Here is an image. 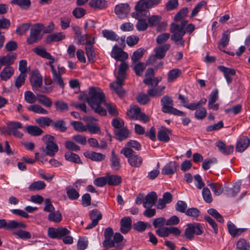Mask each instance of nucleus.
I'll use <instances>...</instances> for the list:
<instances>
[{
    "mask_svg": "<svg viewBox=\"0 0 250 250\" xmlns=\"http://www.w3.org/2000/svg\"><path fill=\"white\" fill-rule=\"evenodd\" d=\"M111 56L116 61L123 62L128 57V54L124 52L123 49L115 45L113 47L111 53Z\"/></svg>",
    "mask_w": 250,
    "mask_h": 250,
    "instance_id": "13",
    "label": "nucleus"
},
{
    "mask_svg": "<svg viewBox=\"0 0 250 250\" xmlns=\"http://www.w3.org/2000/svg\"><path fill=\"white\" fill-rule=\"evenodd\" d=\"M24 100L28 104H32L37 101V96L30 91H26L24 94Z\"/></svg>",
    "mask_w": 250,
    "mask_h": 250,
    "instance_id": "55",
    "label": "nucleus"
},
{
    "mask_svg": "<svg viewBox=\"0 0 250 250\" xmlns=\"http://www.w3.org/2000/svg\"><path fill=\"white\" fill-rule=\"evenodd\" d=\"M143 158L135 153L129 159H128L129 164L132 167H140L143 163Z\"/></svg>",
    "mask_w": 250,
    "mask_h": 250,
    "instance_id": "39",
    "label": "nucleus"
},
{
    "mask_svg": "<svg viewBox=\"0 0 250 250\" xmlns=\"http://www.w3.org/2000/svg\"><path fill=\"white\" fill-rule=\"evenodd\" d=\"M26 227V225L22 222L10 220L7 223L5 219H0V229L4 228L11 230L15 229H25Z\"/></svg>",
    "mask_w": 250,
    "mask_h": 250,
    "instance_id": "10",
    "label": "nucleus"
},
{
    "mask_svg": "<svg viewBox=\"0 0 250 250\" xmlns=\"http://www.w3.org/2000/svg\"><path fill=\"white\" fill-rule=\"evenodd\" d=\"M172 201V195L169 192H165L163 198H159L156 207L158 209H163L166 207L167 204L170 203Z\"/></svg>",
    "mask_w": 250,
    "mask_h": 250,
    "instance_id": "15",
    "label": "nucleus"
},
{
    "mask_svg": "<svg viewBox=\"0 0 250 250\" xmlns=\"http://www.w3.org/2000/svg\"><path fill=\"white\" fill-rule=\"evenodd\" d=\"M135 12L132 13L131 16L136 19H138L141 17H147L149 15L148 10L151 8L147 0H140L135 6Z\"/></svg>",
    "mask_w": 250,
    "mask_h": 250,
    "instance_id": "5",
    "label": "nucleus"
},
{
    "mask_svg": "<svg viewBox=\"0 0 250 250\" xmlns=\"http://www.w3.org/2000/svg\"><path fill=\"white\" fill-rule=\"evenodd\" d=\"M51 68V70L52 73L53 81L54 83H56L61 87L63 88L65 84L62 78H60L57 74V71L55 68L53 64H48Z\"/></svg>",
    "mask_w": 250,
    "mask_h": 250,
    "instance_id": "29",
    "label": "nucleus"
},
{
    "mask_svg": "<svg viewBox=\"0 0 250 250\" xmlns=\"http://www.w3.org/2000/svg\"><path fill=\"white\" fill-rule=\"evenodd\" d=\"M124 81L120 80H116L115 82L110 84L111 88L114 89L117 94L120 97H123L125 94V91L123 88L122 85L124 84Z\"/></svg>",
    "mask_w": 250,
    "mask_h": 250,
    "instance_id": "23",
    "label": "nucleus"
},
{
    "mask_svg": "<svg viewBox=\"0 0 250 250\" xmlns=\"http://www.w3.org/2000/svg\"><path fill=\"white\" fill-rule=\"evenodd\" d=\"M79 43L87 46L88 44H94V38H92L90 35L85 34L79 39Z\"/></svg>",
    "mask_w": 250,
    "mask_h": 250,
    "instance_id": "54",
    "label": "nucleus"
},
{
    "mask_svg": "<svg viewBox=\"0 0 250 250\" xmlns=\"http://www.w3.org/2000/svg\"><path fill=\"white\" fill-rule=\"evenodd\" d=\"M56 109L61 112H64L68 110L67 104L62 101H57L55 103Z\"/></svg>",
    "mask_w": 250,
    "mask_h": 250,
    "instance_id": "64",
    "label": "nucleus"
},
{
    "mask_svg": "<svg viewBox=\"0 0 250 250\" xmlns=\"http://www.w3.org/2000/svg\"><path fill=\"white\" fill-rule=\"evenodd\" d=\"M65 36L62 32L55 33L48 35L45 39L47 44H51L53 42H57L65 39Z\"/></svg>",
    "mask_w": 250,
    "mask_h": 250,
    "instance_id": "24",
    "label": "nucleus"
},
{
    "mask_svg": "<svg viewBox=\"0 0 250 250\" xmlns=\"http://www.w3.org/2000/svg\"><path fill=\"white\" fill-rule=\"evenodd\" d=\"M218 69L223 73L224 76L228 84L232 82V78L231 76H234L236 74V71L234 69L230 68L223 65L218 66Z\"/></svg>",
    "mask_w": 250,
    "mask_h": 250,
    "instance_id": "16",
    "label": "nucleus"
},
{
    "mask_svg": "<svg viewBox=\"0 0 250 250\" xmlns=\"http://www.w3.org/2000/svg\"><path fill=\"white\" fill-rule=\"evenodd\" d=\"M227 227L229 234L233 237L241 235L246 230L245 229L237 228L235 225L230 221L228 222Z\"/></svg>",
    "mask_w": 250,
    "mask_h": 250,
    "instance_id": "27",
    "label": "nucleus"
},
{
    "mask_svg": "<svg viewBox=\"0 0 250 250\" xmlns=\"http://www.w3.org/2000/svg\"><path fill=\"white\" fill-rule=\"evenodd\" d=\"M30 82L34 89L40 87L42 84V77L36 74L32 75L30 79Z\"/></svg>",
    "mask_w": 250,
    "mask_h": 250,
    "instance_id": "40",
    "label": "nucleus"
},
{
    "mask_svg": "<svg viewBox=\"0 0 250 250\" xmlns=\"http://www.w3.org/2000/svg\"><path fill=\"white\" fill-rule=\"evenodd\" d=\"M62 217L59 211H52L48 216V220L49 221L55 223H59L62 221Z\"/></svg>",
    "mask_w": 250,
    "mask_h": 250,
    "instance_id": "45",
    "label": "nucleus"
},
{
    "mask_svg": "<svg viewBox=\"0 0 250 250\" xmlns=\"http://www.w3.org/2000/svg\"><path fill=\"white\" fill-rule=\"evenodd\" d=\"M219 151L224 155H228L232 153L234 150V146L232 145L227 146L226 144L221 141H217L215 143Z\"/></svg>",
    "mask_w": 250,
    "mask_h": 250,
    "instance_id": "19",
    "label": "nucleus"
},
{
    "mask_svg": "<svg viewBox=\"0 0 250 250\" xmlns=\"http://www.w3.org/2000/svg\"><path fill=\"white\" fill-rule=\"evenodd\" d=\"M34 52L38 55L49 60V61L48 63H46V64H53L55 61V58L44 48L36 47L34 49Z\"/></svg>",
    "mask_w": 250,
    "mask_h": 250,
    "instance_id": "20",
    "label": "nucleus"
},
{
    "mask_svg": "<svg viewBox=\"0 0 250 250\" xmlns=\"http://www.w3.org/2000/svg\"><path fill=\"white\" fill-rule=\"evenodd\" d=\"M162 18L161 16L152 15L148 18L147 23L150 27L157 26L161 21Z\"/></svg>",
    "mask_w": 250,
    "mask_h": 250,
    "instance_id": "56",
    "label": "nucleus"
},
{
    "mask_svg": "<svg viewBox=\"0 0 250 250\" xmlns=\"http://www.w3.org/2000/svg\"><path fill=\"white\" fill-rule=\"evenodd\" d=\"M42 27L43 25L37 23L31 28L30 35L27 39V42L29 44L37 42L41 39L42 37L40 36V33Z\"/></svg>",
    "mask_w": 250,
    "mask_h": 250,
    "instance_id": "8",
    "label": "nucleus"
},
{
    "mask_svg": "<svg viewBox=\"0 0 250 250\" xmlns=\"http://www.w3.org/2000/svg\"><path fill=\"white\" fill-rule=\"evenodd\" d=\"M141 112V108L137 105H132L127 112V115L131 120H137L138 117Z\"/></svg>",
    "mask_w": 250,
    "mask_h": 250,
    "instance_id": "31",
    "label": "nucleus"
},
{
    "mask_svg": "<svg viewBox=\"0 0 250 250\" xmlns=\"http://www.w3.org/2000/svg\"><path fill=\"white\" fill-rule=\"evenodd\" d=\"M171 130L165 127H163L159 130L158 132V139L162 142H168L170 140L168 135L171 134Z\"/></svg>",
    "mask_w": 250,
    "mask_h": 250,
    "instance_id": "26",
    "label": "nucleus"
},
{
    "mask_svg": "<svg viewBox=\"0 0 250 250\" xmlns=\"http://www.w3.org/2000/svg\"><path fill=\"white\" fill-rule=\"evenodd\" d=\"M27 109L29 111H31L38 114L46 115L48 113V112L46 109L43 108L42 106L36 104H32L28 106L27 107Z\"/></svg>",
    "mask_w": 250,
    "mask_h": 250,
    "instance_id": "43",
    "label": "nucleus"
},
{
    "mask_svg": "<svg viewBox=\"0 0 250 250\" xmlns=\"http://www.w3.org/2000/svg\"><path fill=\"white\" fill-rule=\"evenodd\" d=\"M89 4L91 7L98 9H104L107 5L105 0H90Z\"/></svg>",
    "mask_w": 250,
    "mask_h": 250,
    "instance_id": "41",
    "label": "nucleus"
},
{
    "mask_svg": "<svg viewBox=\"0 0 250 250\" xmlns=\"http://www.w3.org/2000/svg\"><path fill=\"white\" fill-rule=\"evenodd\" d=\"M110 162L111 167L112 169L117 170L121 167L120 159L118 157L117 155L115 154V151L114 150L111 152Z\"/></svg>",
    "mask_w": 250,
    "mask_h": 250,
    "instance_id": "37",
    "label": "nucleus"
},
{
    "mask_svg": "<svg viewBox=\"0 0 250 250\" xmlns=\"http://www.w3.org/2000/svg\"><path fill=\"white\" fill-rule=\"evenodd\" d=\"M138 22L136 24V28L139 31H143L146 30L148 24L146 23V20L141 19L140 18L137 19Z\"/></svg>",
    "mask_w": 250,
    "mask_h": 250,
    "instance_id": "63",
    "label": "nucleus"
},
{
    "mask_svg": "<svg viewBox=\"0 0 250 250\" xmlns=\"http://www.w3.org/2000/svg\"><path fill=\"white\" fill-rule=\"evenodd\" d=\"M182 71L179 69H173L169 71L167 74V81L171 82L176 79L181 74Z\"/></svg>",
    "mask_w": 250,
    "mask_h": 250,
    "instance_id": "52",
    "label": "nucleus"
},
{
    "mask_svg": "<svg viewBox=\"0 0 250 250\" xmlns=\"http://www.w3.org/2000/svg\"><path fill=\"white\" fill-rule=\"evenodd\" d=\"M250 245L245 239L241 238L236 243V250H250Z\"/></svg>",
    "mask_w": 250,
    "mask_h": 250,
    "instance_id": "53",
    "label": "nucleus"
},
{
    "mask_svg": "<svg viewBox=\"0 0 250 250\" xmlns=\"http://www.w3.org/2000/svg\"><path fill=\"white\" fill-rule=\"evenodd\" d=\"M157 195L154 191H151L148 193L143 202V207L145 208H151L153 206L157 200Z\"/></svg>",
    "mask_w": 250,
    "mask_h": 250,
    "instance_id": "17",
    "label": "nucleus"
},
{
    "mask_svg": "<svg viewBox=\"0 0 250 250\" xmlns=\"http://www.w3.org/2000/svg\"><path fill=\"white\" fill-rule=\"evenodd\" d=\"M46 185L43 181H38L32 183L28 187L30 191H38L45 188Z\"/></svg>",
    "mask_w": 250,
    "mask_h": 250,
    "instance_id": "48",
    "label": "nucleus"
},
{
    "mask_svg": "<svg viewBox=\"0 0 250 250\" xmlns=\"http://www.w3.org/2000/svg\"><path fill=\"white\" fill-rule=\"evenodd\" d=\"M155 75L153 68H149L146 70L145 74L146 78L143 80V83L146 85L153 86L152 78Z\"/></svg>",
    "mask_w": 250,
    "mask_h": 250,
    "instance_id": "42",
    "label": "nucleus"
},
{
    "mask_svg": "<svg viewBox=\"0 0 250 250\" xmlns=\"http://www.w3.org/2000/svg\"><path fill=\"white\" fill-rule=\"evenodd\" d=\"M202 196L204 201L210 203L212 201V195L210 190L207 187L204 188L202 190Z\"/></svg>",
    "mask_w": 250,
    "mask_h": 250,
    "instance_id": "61",
    "label": "nucleus"
},
{
    "mask_svg": "<svg viewBox=\"0 0 250 250\" xmlns=\"http://www.w3.org/2000/svg\"><path fill=\"white\" fill-rule=\"evenodd\" d=\"M170 44L166 43L155 47L154 49L155 55L159 60L163 59L166 56L167 52L169 49Z\"/></svg>",
    "mask_w": 250,
    "mask_h": 250,
    "instance_id": "18",
    "label": "nucleus"
},
{
    "mask_svg": "<svg viewBox=\"0 0 250 250\" xmlns=\"http://www.w3.org/2000/svg\"><path fill=\"white\" fill-rule=\"evenodd\" d=\"M137 102L141 104L145 105L148 103L150 99L149 96L145 93H140L136 97Z\"/></svg>",
    "mask_w": 250,
    "mask_h": 250,
    "instance_id": "58",
    "label": "nucleus"
},
{
    "mask_svg": "<svg viewBox=\"0 0 250 250\" xmlns=\"http://www.w3.org/2000/svg\"><path fill=\"white\" fill-rule=\"evenodd\" d=\"M208 212L218 222L223 223L224 220L223 216L214 208H209L208 210Z\"/></svg>",
    "mask_w": 250,
    "mask_h": 250,
    "instance_id": "62",
    "label": "nucleus"
},
{
    "mask_svg": "<svg viewBox=\"0 0 250 250\" xmlns=\"http://www.w3.org/2000/svg\"><path fill=\"white\" fill-rule=\"evenodd\" d=\"M37 101L39 103L46 107L50 108L52 105V101L51 99L45 95L38 94Z\"/></svg>",
    "mask_w": 250,
    "mask_h": 250,
    "instance_id": "36",
    "label": "nucleus"
},
{
    "mask_svg": "<svg viewBox=\"0 0 250 250\" xmlns=\"http://www.w3.org/2000/svg\"><path fill=\"white\" fill-rule=\"evenodd\" d=\"M14 69L11 66H7L3 69L0 73V77L1 80L6 81L13 75Z\"/></svg>",
    "mask_w": 250,
    "mask_h": 250,
    "instance_id": "32",
    "label": "nucleus"
},
{
    "mask_svg": "<svg viewBox=\"0 0 250 250\" xmlns=\"http://www.w3.org/2000/svg\"><path fill=\"white\" fill-rule=\"evenodd\" d=\"M85 53L89 62H94L96 60V53L93 44H88L85 46Z\"/></svg>",
    "mask_w": 250,
    "mask_h": 250,
    "instance_id": "38",
    "label": "nucleus"
},
{
    "mask_svg": "<svg viewBox=\"0 0 250 250\" xmlns=\"http://www.w3.org/2000/svg\"><path fill=\"white\" fill-rule=\"evenodd\" d=\"M128 68V64L125 62H122L119 66V70L116 76V80L124 81L125 78L126 71Z\"/></svg>",
    "mask_w": 250,
    "mask_h": 250,
    "instance_id": "34",
    "label": "nucleus"
},
{
    "mask_svg": "<svg viewBox=\"0 0 250 250\" xmlns=\"http://www.w3.org/2000/svg\"><path fill=\"white\" fill-rule=\"evenodd\" d=\"M114 133L116 139L120 141H122L130 137V133L126 127H123L121 129H116L114 131Z\"/></svg>",
    "mask_w": 250,
    "mask_h": 250,
    "instance_id": "22",
    "label": "nucleus"
},
{
    "mask_svg": "<svg viewBox=\"0 0 250 250\" xmlns=\"http://www.w3.org/2000/svg\"><path fill=\"white\" fill-rule=\"evenodd\" d=\"M42 141L45 145V147L41 148V150L45 152V155L52 157L59 150L58 146L55 143V138L51 135L42 136Z\"/></svg>",
    "mask_w": 250,
    "mask_h": 250,
    "instance_id": "4",
    "label": "nucleus"
},
{
    "mask_svg": "<svg viewBox=\"0 0 250 250\" xmlns=\"http://www.w3.org/2000/svg\"><path fill=\"white\" fill-rule=\"evenodd\" d=\"M102 214L97 209H93L89 213V217L92 220V222L89 224L85 229H89L96 227L99 223V221L102 219Z\"/></svg>",
    "mask_w": 250,
    "mask_h": 250,
    "instance_id": "11",
    "label": "nucleus"
},
{
    "mask_svg": "<svg viewBox=\"0 0 250 250\" xmlns=\"http://www.w3.org/2000/svg\"><path fill=\"white\" fill-rule=\"evenodd\" d=\"M132 220L129 217H124L121 221L120 231L124 234L127 233L131 228Z\"/></svg>",
    "mask_w": 250,
    "mask_h": 250,
    "instance_id": "25",
    "label": "nucleus"
},
{
    "mask_svg": "<svg viewBox=\"0 0 250 250\" xmlns=\"http://www.w3.org/2000/svg\"><path fill=\"white\" fill-rule=\"evenodd\" d=\"M6 131L10 135H12L15 137L21 138L23 134L18 130L22 127V124L17 121H10L7 123Z\"/></svg>",
    "mask_w": 250,
    "mask_h": 250,
    "instance_id": "7",
    "label": "nucleus"
},
{
    "mask_svg": "<svg viewBox=\"0 0 250 250\" xmlns=\"http://www.w3.org/2000/svg\"><path fill=\"white\" fill-rule=\"evenodd\" d=\"M188 23V21L184 20L180 24L172 23L170 26V31L172 34L171 40L176 42H179L181 45H184L185 41H183V36L186 33L185 26Z\"/></svg>",
    "mask_w": 250,
    "mask_h": 250,
    "instance_id": "2",
    "label": "nucleus"
},
{
    "mask_svg": "<svg viewBox=\"0 0 250 250\" xmlns=\"http://www.w3.org/2000/svg\"><path fill=\"white\" fill-rule=\"evenodd\" d=\"M193 224H188L187 225V228L185 230V236L188 240H191L194 236L193 231Z\"/></svg>",
    "mask_w": 250,
    "mask_h": 250,
    "instance_id": "60",
    "label": "nucleus"
},
{
    "mask_svg": "<svg viewBox=\"0 0 250 250\" xmlns=\"http://www.w3.org/2000/svg\"><path fill=\"white\" fill-rule=\"evenodd\" d=\"M161 104L162 105V111L164 113L179 116H184L186 115L185 112L173 107V101L172 98L168 95H165L161 99Z\"/></svg>",
    "mask_w": 250,
    "mask_h": 250,
    "instance_id": "3",
    "label": "nucleus"
},
{
    "mask_svg": "<svg viewBox=\"0 0 250 250\" xmlns=\"http://www.w3.org/2000/svg\"><path fill=\"white\" fill-rule=\"evenodd\" d=\"M179 167L175 161H170L162 169L161 173L163 175H172L175 173Z\"/></svg>",
    "mask_w": 250,
    "mask_h": 250,
    "instance_id": "14",
    "label": "nucleus"
},
{
    "mask_svg": "<svg viewBox=\"0 0 250 250\" xmlns=\"http://www.w3.org/2000/svg\"><path fill=\"white\" fill-rule=\"evenodd\" d=\"M230 38V31L228 30L226 31L222 35L220 41L218 45V48L221 51H223V48H225L229 43Z\"/></svg>",
    "mask_w": 250,
    "mask_h": 250,
    "instance_id": "30",
    "label": "nucleus"
},
{
    "mask_svg": "<svg viewBox=\"0 0 250 250\" xmlns=\"http://www.w3.org/2000/svg\"><path fill=\"white\" fill-rule=\"evenodd\" d=\"M107 184L111 186H117L122 182L121 177L117 175L107 176Z\"/></svg>",
    "mask_w": 250,
    "mask_h": 250,
    "instance_id": "51",
    "label": "nucleus"
},
{
    "mask_svg": "<svg viewBox=\"0 0 250 250\" xmlns=\"http://www.w3.org/2000/svg\"><path fill=\"white\" fill-rule=\"evenodd\" d=\"M13 234L17 238L21 239H29L32 236L30 232L26 230H19L13 232Z\"/></svg>",
    "mask_w": 250,
    "mask_h": 250,
    "instance_id": "50",
    "label": "nucleus"
},
{
    "mask_svg": "<svg viewBox=\"0 0 250 250\" xmlns=\"http://www.w3.org/2000/svg\"><path fill=\"white\" fill-rule=\"evenodd\" d=\"M135 64L133 67V69L135 71L136 75L139 76L142 75L143 71L146 68V64L141 62H139L138 63L136 62Z\"/></svg>",
    "mask_w": 250,
    "mask_h": 250,
    "instance_id": "57",
    "label": "nucleus"
},
{
    "mask_svg": "<svg viewBox=\"0 0 250 250\" xmlns=\"http://www.w3.org/2000/svg\"><path fill=\"white\" fill-rule=\"evenodd\" d=\"M51 126L61 132H64L67 129L66 123L63 120H58L56 122L52 121Z\"/></svg>",
    "mask_w": 250,
    "mask_h": 250,
    "instance_id": "44",
    "label": "nucleus"
},
{
    "mask_svg": "<svg viewBox=\"0 0 250 250\" xmlns=\"http://www.w3.org/2000/svg\"><path fill=\"white\" fill-rule=\"evenodd\" d=\"M17 58V54L15 53H10L6 56L0 57V62L3 65L8 66L13 64Z\"/></svg>",
    "mask_w": 250,
    "mask_h": 250,
    "instance_id": "28",
    "label": "nucleus"
},
{
    "mask_svg": "<svg viewBox=\"0 0 250 250\" xmlns=\"http://www.w3.org/2000/svg\"><path fill=\"white\" fill-rule=\"evenodd\" d=\"M83 120L86 122V125H84L82 123L79 122V131H84L88 130L91 133H101L99 127L95 125H90V123L95 122L97 121L96 118L93 117H84L83 118Z\"/></svg>",
    "mask_w": 250,
    "mask_h": 250,
    "instance_id": "6",
    "label": "nucleus"
},
{
    "mask_svg": "<svg viewBox=\"0 0 250 250\" xmlns=\"http://www.w3.org/2000/svg\"><path fill=\"white\" fill-rule=\"evenodd\" d=\"M52 121L51 119L47 117H41L35 119L36 123L42 127L51 125Z\"/></svg>",
    "mask_w": 250,
    "mask_h": 250,
    "instance_id": "46",
    "label": "nucleus"
},
{
    "mask_svg": "<svg viewBox=\"0 0 250 250\" xmlns=\"http://www.w3.org/2000/svg\"><path fill=\"white\" fill-rule=\"evenodd\" d=\"M145 51L144 49L139 48L134 51L131 56V60L132 64H135L137 61L140 60L143 56Z\"/></svg>",
    "mask_w": 250,
    "mask_h": 250,
    "instance_id": "59",
    "label": "nucleus"
},
{
    "mask_svg": "<svg viewBox=\"0 0 250 250\" xmlns=\"http://www.w3.org/2000/svg\"><path fill=\"white\" fill-rule=\"evenodd\" d=\"M70 233V231L65 228H55L50 227L48 229L47 235L51 239H61Z\"/></svg>",
    "mask_w": 250,
    "mask_h": 250,
    "instance_id": "9",
    "label": "nucleus"
},
{
    "mask_svg": "<svg viewBox=\"0 0 250 250\" xmlns=\"http://www.w3.org/2000/svg\"><path fill=\"white\" fill-rule=\"evenodd\" d=\"M103 36L107 40L112 41H118L119 37L114 32L111 30H104L102 31Z\"/></svg>",
    "mask_w": 250,
    "mask_h": 250,
    "instance_id": "49",
    "label": "nucleus"
},
{
    "mask_svg": "<svg viewBox=\"0 0 250 250\" xmlns=\"http://www.w3.org/2000/svg\"><path fill=\"white\" fill-rule=\"evenodd\" d=\"M12 4L17 5L22 9H27L31 5L30 0H11L10 1Z\"/></svg>",
    "mask_w": 250,
    "mask_h": 250,
    "instance_id": "47",
    "label": "nucleus"
},
{
    "mask_svg": "<svg viewBox=\"0 0 250 250\" xmlns=\"http://www.w3.org/2000/svg\"><path fill=\"white\" fill-rule=\"evenodd\" d=\"M250 144V140L246 136H243L237 141L236 151L242 152L249 146Z\"/></svg>",
    "mask_w": 250,
    "mask_h": 250,
    "instance_id": "21",
    "label": "nucleus"
},
{
    "mask_svg": "<svg viewBox=\"0 0 250 250\" xmlns=\"http://www.w3.org/2000/svg\"><path fill=\"white\" fill-rule=\"evenodd\" d=\"M130 11V7L127 3H121L117 5L115 8V12L118 18H125Z\"/></svg>",
    "mask_w": 250,
    "mask_h": 250,
    "instance_id": "12",
    "label": "nucleus"
},
{
    "mask_svg": "<svg viewBox=\"0 0 250 250\" xmlns=\"http://www.w3.org/2000/svg\"><path fill=\"white\" fill-rule=\"evenodd\" d=\"M79 99L86 100L89 105L94 111L101 116L106 115V111L101 106L102 103L105 102V95L99 88L90 87L89 89V96L85 93L80 92L79 90Z\"/></svg>",
    "mask_w": 250,
    "mask_h": 250,
    "instance_id": "1",
    "label": "nucleus"
},
{
    "mask_svg": "<svg viewBox=\"0 0 250 250\" xmlns=\"http://www.w3.org/2000/svg\"><path fill=\"white\" fill-rule=\"evenodd\" d=\"M26 130L29 134L33 136H39L43 133V130L36 125H27Z\"/></svg>",
    "mask_w": 250,
    "mask_h": 250,
    "instance_id": "35",
    "label": "nucleus"
},
{
    "mask_svg": "<svg viewBox=\"0 0 250 250\" xmlns=\"http://www.w3.org/2000/svg\"><path fill=\"white\" fill-rule=\"evenodd\" d=\"M84 156L93 161H101L105 158V155L100 153L95 152L93 151H87L84 153Z\"/></svg>",
    "mask_w": 250,
    "mask_h": 250,
    "instance_id": "33",
    "label": "nucleus"
}]
</instances>
